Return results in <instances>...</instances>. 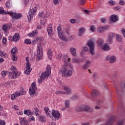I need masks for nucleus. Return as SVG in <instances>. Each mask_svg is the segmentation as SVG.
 Masks as SVG:
<instances>
[{
	"label": "nucleus",
	"mask_w": 125,
	"mask_h": 125,
	"mask_svg": "<svg viewBox=\"0 0 125 125\" xmlns=\"http://www.w3.org/2000/svg\"><path fill=\"white\" fill-rule=\"evenodd\" d=\"M20 39V36H19V34L16 33L14 34V36L11 39V41H13V42H18Z\"/></svg>",
	"instance_id": "17"
},
{
	"label": "nucleus",
	"mask_w": 125,
	"mask_h": 125,
	"mask_svg": "<svg viewBox=\"0 0 125 125\" xmlns=\"http://www.w3.org/2000/svg\"><path fill=\"white\" fill-rule=\"evenodd\" d=\"M86 2V0H80V4L81 5H83Z\"/></svg>",
	"instance_id": "48"
},
{
	"label": "nucleus",
	"mask_w": 125,
	"mask_h": 125,
	"mask_svg": "<svg viewBox=\"0 0 125 125\" xmlns=\"http://www.w3.org/2000/svg\"><path fill=\"white\" fill-rule=\"evenodd\" d=\"M116 35L114 33H110L108 34V38L106 41L107 44H112L114 42V38Z\"/></svg>",
	"instance_id": "10"
},
{
	"label": "nucleus",
	"mask_w": 125,
	"mask_h": 125,
	"mask_svg": "<svg viewBox=\"0 0 125 125\" xmlns=\"http://www.w3.org/2000/svg\"><path fill=\"white\" fill-rule=\"evenodd\" d=\"M24 43L26 44H31L32 43V42H31V40L29 39H26L24 40Z\"/></svg>",
	"instance_id": "38"
},
{
	"label": "nucleus",
	"mask_w": 125,
	"mask_h": 125,
	"mask_svg": "<svg viewBox=\"0 0 125 125\" xmlns=\"http://www.w3.org/2000/svg\"><path fill=\"white\" fill-rule=\"evenodd\" d=\"M103 49L105 50V51H108V50H110V45L108 44H104V46L103 47Z\"/></svg>",
	"instance_id": "29"
},
{
	"label": "nucleus",
	"mask_w": 125,
	"mask_h": 125,
	"mask_svg": "<svg viewBox=\"0 0 125 125\" xmlns=\"http://www.w3.org/2000/svg\"><path fill=\"white\" fill-rule=\"evenodd\" d=\"M55 93L56 94H65V93L64 91L58 90V91H56L55 92Z\"/></svg>",
	"instance_id": "42"
},
{
	"label": "nucleus",
	"mask_w": 125,
	"mask_h": 125,
	"mask_svg": "<svg viewBox=\"0 0 125 125\" xmlns=\"http://www.w3.org/2000/svg\"><path fill=\"white\" fill-rule=\"evenodd\" d=\"M119 4H120V5H124V4H125V1L124 0H121L119 1Z\"/></svg>",
	"instance_id": "55"
},
{
	"label": "nucleus",
	"mask_w": 125,
	"mask_h": 125,
	"mask_svg": "<svg viewBox=\"0 0 125 125\" xmlns=\"http://www.w3.org/2000/svg\"><path fill=\"white\" fill-rule=\"evenodd\" d=\"M82 125H90L89 123H83Z\"/></svg>",
	"instance_id": "64"
},
{
	"label": "nucleus",
	"mask_w": 125,
	"mask_h": 125,
	"mask_svg": "<svg viewBox=\"0 0 125 125\" xmlns=\"http://www.w3.org/2000/svg\"><path fill=\"white\" fill-rule=\"evenodd\" d=\"M94 44L95 43L92 42V40H88L87 42V45L89 46L90 48V52L91 55H94L95 53L94 52Z\"/></svg>",
	"instance_id": "7"
},
{
	"label": "nucleus",
	"mask_w": 125,
	"mask_h": 125,
	"mask_svg": "<svg viewBox=\"0 0 125 125\" xmlns=\"http://www.w3.org/2000/svg\"><path fill=\"white\" fill-rule=\"evenodd\" d=\"M90 64H91V62L89 61H87L85 64L83 66V70H86L89 68V66H90Z\"/></svg>",
	"instance_id": "20"
},
{
	"label": "nucleus",
	"mask_w": 125,
	"mask_h": 125,
	"mask_svg": "<svg viewBox=\"0 0 125 125\" xmlns=\"http://www.w3.org/2000/svg\"><path fill=\"white\" fill-rule=\"evenodd\" d=\"M23 114L24 115H26V116H30V115H33V112L31 110L27 109V110H24L23 111Z\"/></svg>",
	"instance_id": "23"
},
{
	"label": "nucleus",
	"mask_w": 125,
	"mask_h": 125,
	"mask_svg": "<svg viewBox=\"0 0 125 125\" xmlns=\"http://www.w3.org/2000/svg\"><path fill=\"white\" fill-rule=\"evenodd\" d=\"M70 103H71V101L69 100H66L64 102V105L65 108H70Z\"/></svg>",
	"instance_id": "28"
},
{
	"label": "nucleus",
	"mask_w": 125,
	"mask_h": 125,
	"mask_svg": "<svg viewBox=\"0 0 125 125\" xmlns=\"http://www.w3.org/2000/svg\"><path fill=\"white\" fill-rule=\"evenodd\" d=\"M13 109H15V110H19V107L16 105H15L14 106H13Z\"/></svg>",
	"instance_id": "56"
},
{
	"label": "nucleus",
	"mask_w": 125,
	"mask_h": 125,
	"mask_svg": "<svg viewBox=\"0 0 125 125\" xmlns=\"http://www.w3.org/2000/svg\"><path fill=\"white\" fill-rule=\"evenodd\" d=\"M109 3H111V4H112V5H114V4H115V1L110 0L109 1Z\"/></svg>",
	"instance_id": "61"
},
{
	"label": "nucleus",
	"mask_w": 125,
	"mask_h": 125,
	"mask_svg": "<svg viewBox=\"0 0 125 125\" xmlns=\"http://www.w3.org/2000/svg\"><path fill=\"white\" fill-rule=\"evenodd\" d=\"M0 56H1L2 57L3 56H4V54H3V52L0 50Z\"/></svg>",
	"instance_id": "60"
},
{
	"label": "nucleus",
	"mask_w": 125,
	"mask_h": 125,
	"mask_svg": "<svg viewBox=\"0 0 125 125\" xmlns=\"http://www.w3.org/2000/svg\"><path fill=\"white\" fill-rule=\"evenodd\" d=\"M50 75H51V69L50 68V65H47L46 71L42 73L40 78L38 79V83L41 84L44 80L48 79V77H49Z\"/></svg>",
	"instance_id": "2"
},
{
	"label": "nucleus",
	"mask_w": 125,
	"mask_h": 125,
	"mask_svg": "<svg viewBox=\"0 0 125 125\" xmlns=\"http://www.w3.org/2000/svg\"><path fill=\"white\" fill-rule=\"evenodd\" d=\"M8 29H10V28L7 26L6 24H4L2 25V30L4 31V32H5V33L7 32V30H8Z\"/></svg>",
	"instance_id": "33"
},
{
	"label": "nucleus",
	"mask_w": 125,
	"mask_h": 125,
	"mask_svg": "<svg viewBox=\"0 0 125 125\" xmlns=\"http://www.w3.org/2000/svg\"><path fill=\"white\" fill-rule=\"evenodd\" d=\"M38 50L37 55L36 56V61H39L42 58V44L39 43L37 45Z\"/></svg>",
	"instance_id": "5"
},
{
	"label": "nucleus",
	"mask_w": 125,
	"mask_h": 125,
	"mask_svg": "<svg viewBox=\"0 0 125 125\" xmlns=\"http://www.w3.org/2000/svg\"><path fill=\"white\" fill-rule=\"evenodd\" d=\"M28 120H30V122L32 121H35V118H34V116H30L29 118H28Z\"/></svg>",
	"instance_id": "51"
},
{
	"label": "nucleus",
	"mask_w": 125,
	"mask_h": 125,
	"mask_svg": "<svg viewBox=\"0 0 125 125\" xmlns=\"http://www.w3.org/2000/svg\"><path fill=\"white\" fill-rule=\"evenodd\" d=\"M97 43L99 46H102V45L104 43V40L103 39H99L97 41Z\"/></svg>",
	"instance_id": "31"
},
{
	"label": "nucleus",
	"mask_w": 125,
	"mask_h": 125,
	"mask_svg": "<svg viewBox=\"0 0 125 125\" xmlns=\"http://www.w3.org/2000/svg\"><path fill=\"white\" fill-rule=\"evenodd\" d=\"M16 94L17 95V96H20V95H25L26 94V92L23 90V89L21 90L20 92L17 93Z\"/></svg>",
	"instance_id": "32"
},
{
	"label": "nucleus",
	"mask_w": 125,
	"mask_h": 125,
	"mask_svg": "<svg viewBox=\"0 0 125 125\" xmlns=\"http://www.w3.org/2000/svg\"><path fill=\"white\" fill-rule=\"evenodd\" d=\"M105 60H109L110 63H115L117 61V58L115 56H108L105 58Z\"/></svg>",
	"instance_id": "13"
},
{
	"label": "nucleus",
	"mask_w": 125,
	"mask_h": 125,
	"mask_svg": "<svg viewBox=\"0 0 125 125\" xmlns=\"http://www.w3.org/2000/svg\"><path fill=\"white\" fill-rule=\"evenodd\" d=\"M83 50L84 51H88V48H87V47H83Z\"/></svg>",
	"instance_id": "59"
},
{
	"label": "nucleus",
	"mask_w": 125,
	"mask_h": 125,
	"mask_svg": "<svg viewBox=\"0 0 125 125\" xmlns=\"http://www.w3.org/2000/svg\"><path fill=\"white\" fill-rule=\"evenodd\" d=\"M101 20L103 23H106V19L103 18V19H101Z\"/></svg>",
	"instance_id": "62"
},
{
	"label": "nucleus",
	"mask_w": 125,
	"mask_h": 125,
	"mask_svg": "<svg viewBox=\"0 0 125 125\" xmlns=\"http://www.w3.org/2000/svg\"><path fill=\"white\" fill-rule=\"evenodd\" d=\"M20 121L21 123V125H29L28 121L26 120V118H20Z\"/></svg>",
	"instance_id": "15"
},
{
	"label": "nucleus",
	"mask_w": 125,
	"mask_h": 125,
	"mask_svg": "<svg viewBox=\"0 0 125 125\" xmlns=\"http://www.w3.org/2000/svg\"><path fill=\"white\" fill-rule=\"evenodd\" d=\"M122 34L124 36V38H125V29H122Z\"/></svg>",
	"instance_id": "63"
},
{
	"label": "nucleus",
	"mask_w": 125,
	"mask_h": 125,
	"mask_svg": "<svg viewBox=\"0 0 125 125\" xmlns=\"http://www.w3.org/2000/svg\"><path fill=\"white\" fill-rule=\"evenodd\" d=\"M25 60L26 61V68L24 71V74L25 75H30L31 72H32V67H31V63L29 62V58L26 57Z\"/></svg>",
	"instance_id": "8"
},
{
	"label": "nucleus",
	"mask_w": 125,
	"mask_h": 125,
	"mask_svg": "<svg viewBox=\"0 0 125 125\" xmlns=\"http://www.w3.org/2000/svg\"><path fill=\"white\" fill-rule=\"evenodd\" d=\"M83 112H89L90 111V106L89 105H86V106H83Z\"/></svg>",
	"instance_id": "27"
},
{
	"label": "nucleus",
	"mask_w": 125,
	"mask_h": 125,
	"mask_svg": "<svg viewBox=\"0 0 125 125\" xmlns=\"http://www.w3.org/2000/svg\"><path fill=\"white\" fill-rule=\"evenodd\" d=\"M38 111H39V109H38V108H36L35 109V114L36 116H39V113H38Z\"/></svg>",
	"instance_id": "58"
},
{
	"label": "nucleus",
	"mask_w": 125,
	"mask_h": 125,
	"mask_svg": "<svg viewBox=\"0 0 125 125\" xmlns=\"http://www.w3.org/2000/svg\"><path fill=\"white\" fill-rule=\"evenodd\" d=\"M5 5L6 7H8V8L10 7V3H9V1H6Z\"/></svg>",
	"instance_id": "50"
},
{
	"label": "nucleus",
	"mask_w": 125,
	"mask_h": 125,
	"mask_svg": "<svg viewBox=\"0 0 125 125\" xmlns=\"http://www.w3.org/2000/svg\"><path fill=\"white\" fill-rule=\"evenodd\" d=\"M11 71L9 72V79H17L20 76L21 73L17 71L16 67L12 65L10 68Z\"/></svg>",
	"instance_id": "4"
},
{
	"label": "nucleus",
	"mask_w": 125,
	"mask_h": 125,
	"mask_svg": "<svg viewBox=\"0 0 125 125\" xmlns=\"http://www.w3.org/2000/svg\"><path fill=\"white\" fill-rule=\"evenodd\" d=\"M6 14H9L13 19H19L22 17V14L21 13H13L11 12H7Z\"/></svg>",
	"instance_id": "11"
},
{
	"label": "nucleus",
	"mask_w": 125,
	"mask_h": 125,
	"mask_svg": "<svg viewBox=\"0 0 125 125\" xmlns=\"http://www.w3.org/2000/svg\"><path fill=\"white\" fill-rule=\"evenodd\" d=\"M6 71H2L1 75L2 77H5V76H6Z\"/></svg>",
	"instance_id": "52"
},
{
	"label": "nucleus",
	"mask_w": 125,
	"mask_h": 125,
	"mask_svg": "<svg viewBox=\"0 0 125 125\" xmlns=\"http://www.w3.org/2000/svg\"><path fill=\"white\" fill-rule=\"evenodd\" d=\"M48 57L51 60V56H52V52L50 50H48L47 51Z\"/></svg>",
	"instance_id": "36"
},
{
	"label": "nucleus",
	"mask_w": 125,
	"mask_h": 125,
	"mask_svg": "<svg viewBox=\"0 0 125 125\" xmlns=\"http://www.w3.org/2000/svg\"><path fill=\"white\" fill-rule=\"evenodd\" d=\"M63 88L65 91H66V92H65V94L69 95L72 92V90L68 86H64L63 87Z\"/></svg>",
	"instance_id": "19"
},
{
	"label": "nucleus",
	"mask_w": 125,
	"mask_h": 125,
	"mask_svg": "<svg viewBox=\"0 0 125 125\" xmlns=\"http://www.w3.org/2000/svg\"><path fill=\"white\" fill-rule=\"evenodd\" d=\"M70 22L71 24H75V23H76V20L72 19L70 20Z\"/></svg>",
	"instance_id": "49"
},
{
	"label": "nucleus",
	"mask_w": 125,
	"mask_h": 125,
	"mask_svg": "<svg viewBox=\"0 0 125 125\" xmlns=\"http://www.w3.org/2000/svg\"><path fill=\"white\" fill-rule=\"evenodd\" d=\"M73 68L74 67L71 64L62 66L61 69L62 76L64 77H71L73 75V71L71 70V69H73Z\"/></svg>",
	"instance_id": "3"
},
{
	"label": "nucleus",
	"mask_w": 125,
	"mask_h": 125,
	"mask_svg": "<svg viewBox=\"0 0 125 125\" xmlns=\"http://www.w3.org/2000/svg\"><path fill=\"white\" fill-rule=\"evenodd\" d=\"M44 111L46 116H49L52 119V121H58L60 116V113L59 111H56L54 109L52 110L51 113H50V111H49V108L48 107H44Z\"/></svg>",
	"instance_id": "1"
},
{
	"label": "nucleus",
	"mask_w": 125,
	"mask_h": 125,
	"mask_svg": "<svg viewBox=\"0 0 125 125\" xmlns=\"http://www.w3.org/2000/svg\"><path fill=\"white\" fill-rule=\"evenodd\" d=\"M124 124H125V120L123 119L118 122V125H124Z\"/></svg>",
	"instance_id": "41"
},
{
	"label": "nucleus",
	"mask_w": 125,
	"mask_h": 125,
	"mask_svg": "<svg viewBox=\"0 0 125 125\" xmlns=\"http://www.w3.org/2000/svg\"><path fill=\"white\" fill-rule=\"evenodd\" d=\"M75 112H83V105H80L75 107Z\"/></svg>",
	"instance_id": "21"
},
{
	"label": "nucleus",
	"mask_w": 125,
	"mask_h": 125,
	"mask_svg": "<svg viewBox=\"0 0 125 125\" xmlns=\"http://www.w3.org/2000/svg\"><path fill=\"white\" fill-rule=\"evenodd\" d=\"M0 125H5V122L2 120H0Z\"/></svg>",
	"instance_id": "57"
},
{
	"label": "nucleus",
	"mask_w": 125,
	"mask_h": 125,
	"mask_svg": "<svg viewBox=\"0 0 125 125\" xmlns=\"http://www.w3.org/2000/svg\"><path fill=\"white\" fill-rule=\"evenodd\" d=\"M84 32H85V28L83 27H81L79 29V36L80 37H82L83 36V34H84Z\"/></svg>",
	"instance_id": "22"
},
{
	"label": "nucleus",
	"mask_w": 125,
	"mask_h": 125,
	"mask_svg": "<svg viewBox=\"0 0 125 125\" xmlns=\"http://www.w3.org/2000/svg\"><path fill=\"white\" fill-rule=\"evenodd\" d=\"M62 54H60L58 55L57 57V59L58 60H60V59H61V57H62Z\"/></svg>",
	"instance_id": "54"
},
{
	"label": "nucleus",
	"mask_w": 125,
	"mask_h": 125,
	"mask_svg": "<svg viewBox=\"0 0 125 125\" xmlns=\"http://www.w3.org/2000/svg\"><path fill=\"white\" fill-rule=\"evenodd\" d=\"M46 121V118L43 115H40L39 116V122L41 123H44Z\"/></svg>",
	"instance_id": "26"
},
{
	"label": "nucleus",
	"mask_w": 125,
	"mask_h": 125,
	"mask_svg": "<svg viewBox=\"0 0 125 125\" xmlns=\"http://www.w3.org/2000/svg\"><path fill=\"white\" fill-rule=\"evenodd\" d=\"M17 93H15L14 94H12L11 95V100H14L16 97H18L19 96H17V94H16Z\"/></svg>",
	"instance_id": "34"
},
{
	"label": "nucleus",
	"mask_w": 125,
	"mask_h": 125,
	"mask_svg": "<svg viewBox=\"0 0 125 125\" xmlns=\"http://www.w3.org/2000/svg\"><path fill=\"white\" fill-rule=\"evenodd\" d=\"M36 11L37 8L34 7L30 8L27 15V19L29 22H31V20H32V19H33V17H34V14L36 13Z\"/></svg>",
	"instance_id": "6"
},
{
	"label": "nucleus",
	"mask_w": 125,
	"mask_h": 125,
	"mask_svg": "<svg viewBox=\"0 0 125 125\" xmlns=\"http://www.w3.org/2000/svg\"><path fill=\"white\" fill-rule=\"evenodd\" d=\"M116 40L117 41V42H122V36H121V35L117 34L116 35Z\"/></svg>",
	"instance_id": "35"
},
{
	"label": "nucleus",
	"mask_w": 125,
	"mask_h": 125,
	"mask_svg": "<svg viewBox=\"0 0 125 125\" xmlns=\"http://www.w3.org/2000/svg\"><path fill=\"white\" fill-rule=\"evenodd\" d=\"M99 95V93L96 90H93L92 93L91 94V96L92 97H95L96 96H98Z\"/></svg>",
	"instance_id": "30"
},
{
	"label": "nucleus",
	"mask_w": 125,
	"mask_h": 125,
	"mask_svg": "<svg viewBox=\"0 0 125 125\" xmlns=\"http://www.w3.org/2000/svg\"><path fill=\"white\" fill-rule=\"evenodd\" d=\"M38 35V30H35L32 33L27 34L28 37H34V36H37Z\"/></svg>",
	"instance_id": "24"
},
{
	"label": "nucleus",
	"mask_w": 125,
	"mask_h": 125,
	"mask_svg": "<svg viewBox=\"0 0 125 125\" xmlns=\"http://www.w3.org/2000/svg\"><path fill=\"white\" fill-rule=\"evenodd\" d=\"M17 51H18L17 48L16 47H14L11 50V53L13 55H14V54H15L16 53H17Z\"/></svg>",
	"instance_id": "37"
},
{
	"label": "nucleus",
	"mask_w": 125,
	"mask_h": 125,
	"mask_svg": "<svg viewBox=\"0 0 125 125\" xmlns=\"http://www.w3.org/2000/svg\"><path fill=\"white\" fill-rule=\"evenodd\" d=\"M82 62H83V60L80 58H74L72 60V63L75 64H81Z\"/></svg>",
	"instance_id": "18"
},
{
	"label": "nucleus",
	"mask_w": 125,
	"mask_h": 125,
	"mask_svg": "<svg viewBox=\"0 0 125 125\" xmlns=\"http://www.w3.org/2000/svg\"><path fill=\"white\" fill-rule=\"evenodd\" d=\"M37 90V85L36 84V82H33L31 84V86L29 89V92L30 95H34L36 93Z\"/></svg>",
	"instance_id": "12"
},
{
	"label": "nucleus",
	"mask_w": 125,
	"mask_h": 125,
	"mask_svg": "<svg viewBox=\"0 0 125 125\" xmlns=\"http://www.w3.org/2000/svg\"><path fill=\"white\" fill-rule=\"evenodd\" d=\"M39 17H42V18H44L45 16L44 15V13L43 12H42L41 13H39Z\"/></svg>",
	"instance_id": "40"
},
{
	"label": "nucleus",
	"mask_w": 125,
	"mask_h": 125,
	"mask_svg": "<svg viewBox=\"0 0 125 125\" xmlns=\"http://www.w3.org/2000/svg\"><path fill=\"white\" fill-rule=\"evenodd\" d=\"M12 58L13 61H17V57H16L15 55H12Z\"/></svg>",
	"instance_id": "44"
},
{
	"label": "nucleus",
	"mask_w": 125,
	"mask_h": 125,
	"mask_svg": "<svg viewBox=\"0 0 125 125\" xmlns=\"http://www.w3.org/2000/svg\"><path fill=\"white\" fill-rule=\"evenodd\" d=\"M52 24H49V27L47 28V33L48 36H53L54 32H53V30H52V27L51 26Z\"/></svg>",
	"instance_id": "14"
},
{
	"label": "nucleus",
	"mask_w": 125,
	"mask_h": 125,
	"mask_svg": "<svg viewBox=\"0 0 125 125\" xmlns=\"http://www.w3.org/2000/svg\"><path fill=\"white\" fill-rule=\"evenodd\" d=\"M104 31V27H101L98 28V32L99 33H103Z\"/></svg>",
	"instance_id": "39"
},
{
	"label": "nucleus",
	"mask_w": 125,
	"mask_h": 125,
	"mask_svg": "<svg viewBox=\"0 0 125 125\" xmlns=\"http://www.w3.org/2000/svg\"><path fill=\"white\" fill-rule=\"evenodd\" d=\"M110 21L111 22H117V21H119V18L116 15H112L111 16L110 18Z\"/></svg>",
	"instance_id": "16"
},
{
	"label": "nucleus",
	"mask_w": 125,
	"mask_h": 125,
	"mask_svg": "<svg viewBox=\"0 0 125 125\" xmlns=\"http://www.w3.org/2000/svg\"><path fill=\"white\" fill-rule=\"evenodd\" d=\"M4 86L5 87H10V84L8 82L5 83H4Z\"/></svg>",
	"instance_id": "46"
},
{
	"label": "nucleus",
	"mask_w": 125,
	"mask_h": 125,
	"mask_svg": "<svg viewBox=\"0 0 125 125\" xmlns=\"http://www.w3.org/2000/svg\"><path fill=\"white\" fill-rule=\"evenodd\" d=\"M60 0H53V2L55 5H57V4H58L59 3V1Z\"/></svg>",
	"instance_id": "47"
},
{
	"label": "nucleus",
	"mask_w": 125,
	"mask_h": 125,
	"mask_svg": "<svg viewBox=\"0 0 125 125\" xmlns=\"http://www.w3.org/2000/svg\"><path fill=\"white\" fill-rule=\"evenodd\" d=\"M70 52L73 56H76V55H77V50L74 47H71L70 48Z\"/></svg>",
	"instance_id": "25"
},
{
	"label": "nucleus",
	"mask_w": 125,
	"mask_h": 125,
	"mask_svg": "<svg viewBox=\"0 0 125 125\" xmlns=\"http://www.w3.org/2000/svg\"><path fill=\"white\" fill-rule=\"evenodd\" d=\"M115 11H121V6H118L114 8Z\"/></svg>",
	"instance_id": "43"
},
{
	"label": "nucleus",
	"mask_w": 125,
	"mask_h": 125,
	"mask_svg": "<svg viewBox=\"0 0 125 125\" xmlns=\"http://www.w3.org/2000/svg\"><path fill=\"white\" fill-rule=\"evenodd\" d=\"M58 31V34L60 39L62 40V41H64V42H69L70 40L69 39H66V37L64 36V35L62 33V31H61V27L60 26H58L57 29Z\"/></svg>",
	"instance_id": "9"
},
{
	"label": "nucleus",
	"mask_w": 125,
	"mask_h": 125,
	"mask_svg": "<svg viewBox=\"0 0 125 125\" xmlns=\"http://www.w3.org/2000/svg\"><path fill=\"white\" fill-rule=\"evenodd\" d=\"M95 26H94V25H92L90 27V31H91V32H95Z\"/></svg>",
	"instance_id": "45"
},
{
	"label": "nucleus",
	"mask_w": 125,
	"mask_h": 125,
	"mask_svg": "<svg viewBox=\"0 0 125 125\" xmlns=\"http://www.w3.org/2000/svg\"><path fill=\"white\" fill-rule=\"evenodd\" d=\"M7 41L6 40V38H4L2 39V43H3V44H5V43H6Z\"/></svg>",
	"instance_id": "53"
}]
</instances>
